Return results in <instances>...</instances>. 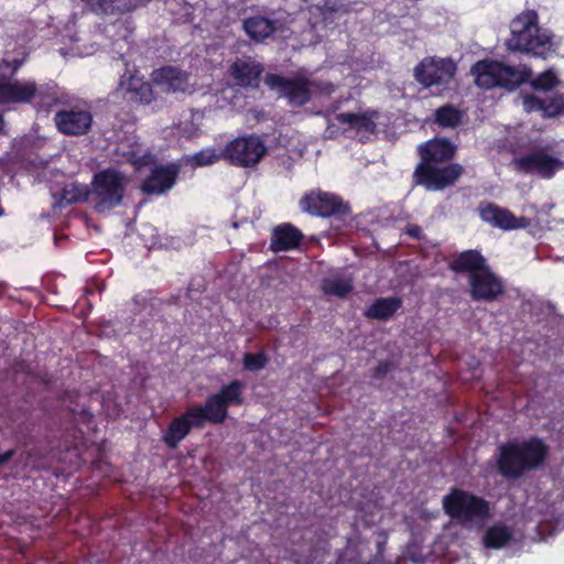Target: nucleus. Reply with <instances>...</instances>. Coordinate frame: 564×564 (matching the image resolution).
<instances>
[{"label": "nucleus", "instance_id": "f257e3e1", "mask_svg": "<svg viewBox=\"0 0 564 564\" xmlns=\"http://www.w3.org/2000/svg\"><path fill=\"white\" fill-rule=\"evenodd\" d=\"M457 147L447 138L434 137L416 147L419 162L411 177L412 187L426 192H443L456 184L464 174V166L452 162Z\"/></svg>", "mask_w": 564, "mask_h": 564}, {"label": "nucleus", "instance_id": "f03ea898", "mask_svg": "<svg viewBox=\"0 0 564 564\" xmlns=\"http://www.w3.org/2000/svg\"><path fill=\"white\" fill-rule=\"evenodd\" d=\"M547 456L549 446L540 437L512 440L498 446L496 467L501 477L516 480L525 473L541 468Z\"/></svg>", "mask_w": 564, "mask_h": 564}, {"label": "nucleus", "instance_id": "7ed1b4c3", "mask_svg": "<svg viewBox=\"0 0 564 564\" xmlns=\"http://www.w3.org/2000/svg\"><path fill=\"white\" fill-rule=\"evenodd\" d=\"M506 45L511 52L546 58L553 51V36L540 26L538 12L528 9L511 20L510 37Z\"/></svg>", "mask_w": 564, "mask_h": 564}, {"label": "nucleus", "instance_id": "20e7f679", "mask_svg": "<svg viewBox=\"0 0 564 564\" xmlns=\"http://www.w3.org/2000/svg\"><path fill=\"white\" fill-rule=\"evenodd\" d=\"M475 84L484 89L500 88L516 91L532 77V68L525 64L508 65L497 59H480L470 69Z\"/></svg>", "mask_w": 564, "mask_h": 564}, {"label": "nucleus", "instance_id": "39448f33", "mask_svg": "<svg viewBox=\"0 0 564 564\" xmlns=\"http://www.w3.org/2000/svg\"><path fill=\"white\" fill-rule=\"evenodd\" d=\"M442 503L444 512L464 528L482 524L491 517L488 500L460 488H452Z\"/></svg>", "mask_w": 564, "mask_h": 564}, {"label": "nucleus", "instance_id": "423d86ee", "mask_svg": "<svg viewBox=\"0 0 564 564\" xmlns=\"http://www.w3.org/2000/svg\"><path fill=\"white\" fill-rule=\"evenodd\" d=\"M301 210L310 216L321 218H334L341 223H347L351 218V207L339 195L313 189L305 193L300 202Z\"/></svg>", "mask_w": 564, "mask_h": 564}, {"label": "nucleus", "instance_id": "0eeeda50", "mask_svg": "<svg viewBox=\"0 0 564 564\" xmlns=\"http://www.w3.org/2000/svg\"><path fill=\"white\" fill-rule=\"evenodd\" d=\"M93 195L98 213L113 209L122 203L126 191V176L115 169L101 170L94 175Z\"/></svg>", "mask_w": 564, "mask_h": 564}, {"label": "nucleus", "instance_id": "6e6552de", "mask_svg": "<svg viewBox=\"0 0 564 564\" xmlns=\"http://www.w3.org/2000/svg\"><path fill=\"white\" fill-rule=\"evenodd\" d=\"M267 154V147L259 135L236 138L223 151V156L231 164L242 167L253 166Z\"/></svg>", "mask_w": 564, "mask_h": 564}, {"label": "nucleus", "instance_id": "1a4fd4ad", "mask_svg": "<svg viewBox=\"0 0 564 564\" xmlns=\"http://www.w3.org/2000/svg\"><path fill=\"white\" fill-rule=\"evenodd\" d=\"M264 84L288 99L290 105L302 107L311 101V88L314 83L304 76L286 78L279 74L268 73L264 76Z\"/></svg>", "mask_w": 564, "mask_h": 564}, {"label": "nucleus", "instance_id": "9d476101", "mask_svg": "<svg viewBox=\"0 0 564 564\" xmlns=\"http://www.w3.org/2000/svg\"><path fill=\"white\" fill-rule=\"evenodd\" d=\"M456 70L452 58L424 57L414 67V78L423 87L430 88L448 84Z\"/></svg>", "mask_w": 564, "mask_h": 564}, {"label": "nucleus", "instance_id": "9b49d317", "mask_svg": "<svg viewBox=\"0 0 564 564\" xmlns=\"http://www.w3.org/2000/svg\"><path fill=\"white\" fill-rule=\"evenodd\" d=\"M263 73L264 65L250 55L236 57L227 69L232 87L252 90L259 88Z\"/></svg>", "mask_w": 564, "mask_h": 564}, {"label": "nucleus", "instance_id": "f8f14e48", "mask_svg": "<svg viewBox=\"0 0 564 564\" xmlns=\"http://www.w3.org/2000/svg\"><path fill=\"white\" fill-rule=\"evenodd\" d=\"M549 147L535 149L514 160L517 171L522 173H536L545 180L552 178L557 171L564 169V162L547 153Z\"/></svg>", "mask_w": 564, "mask_h": 564}, {"label": "nucleus", "instance_id": "ddd939ff", "mask_svg": "<svg viewBox=\"0 0 564 564\" xmlns=\"http://www.w3.org/2000/svg\"><path fill=\"white\" fill-rule=\"evenodd\" d=\"M469 295L475 302L491 303L506 292L503 281L487 265L479 273L468 276Z\"/></svg>", "mask_w": 564, "mask_h": 564}, {"label": "nucleus", "instance_id": "4468645a", "mask_svg": "<svg viewBox=\"0 0 564 564\" xmlns=\"http://www.w3.org/2000/svg\"><path fill=\"white\" fill-rule=\"evenodd\" d=\"M180 172L181 167L176 163L155 165L142 180L140 191L147 196L165 194L176 184Z\"/></svg>", "mask_w": 564, "mask_h": 564}, {"label": "nucleus", "instance_id": "2eb2a0df", "mask_svg": "<svg viewBox=\"0 0 564 564\" xmlns=\"http://www.w3.org/2000/svg\"><path fill=\"white\" fill-rule=\"evenodd\" d=\"M479 216L491 226L505 231L525 229L531 225V219L524 216H516L508 208L494 203H482L479 206Z\"/></svg>", "mask_w": 564, "mask_h": 564}, {"label": "nucleus", "instance_id": "dca6fc26", "mask_svg": "<svg viewBox=\"0 0 564 564\" xmlns=\"http://www.w3.org/2000/svg\"><path fill=\"white\" fill-rule=\"evenodd\" d=\"M197 416L188 406L184 413L174 417L162 436L164 444L170 449H176L193 429H202Z\"/></svg>", "mask_w": 564, "mask_h": 564}, {"label": "nucleus", "instance_id": "f3484780", "mask_svg": "<svg viewBox=\"0 0 564 564\" xmlns=\"http://www.w3.org/2000/svg\"><path fill=\"white\" fill-rule=\"evenodd\" d=\"M119 89L122 91V98L132 107L145 106L154 100L152 85L135 75L123 76Z\"/></svg>", "mask_w": 564, "mask_h": 564}, {"label": "nucleus", "instance_id": "a211bd4d", "mask_svg": "<svg viewBox=\"0 0 564 564\" xmlns=\"http://www.w3.org/2000/svg\"><path fill=\"white\" fill-rule=\"evenodd\" d=\"M191 74L180 67L166 65L152 72V80L164 89L165 93L189 91Z\"/></svg>", "mask_w": 564, "mask_h": 564}, {"label": "nucleus", "instance_id": "6ab92c4d", "mask_svg": "<svg viewBox=\"0 0 564 564\" xmlns=\"http://www.w3.org/2000/svg\"><path fill=\"white\" fill-rule=\"evenodd\" d=\"M303 239L304 235L297 227L291 223H284L273 228L270 249L273 252L295 250L300 247Z\"/></svg>", "mask_w": 564, "mask_h": 564}, {"label": "nucleus", "instance_id": "aec40b11", "mask_svg": "<svg viewBox=\"0 0 564 564\" xmlns=\"http://www.w3.org/2000/svg\"><path fill=\"white\" fill-rule=\"evenodd\" d=\"M487 265V259L477 249H468L456 253L448 262L449 271L455 274L468 273V276L479 273Z\"/></svg>", "mask_w": 564, "mask_h": 564}, {"label": "nucleus", "instance_id": "412c9836", "mask_svg": "<svg viewBox=\"0 0 564 564\" xmlns=\"http://www.w3.org/2000/svg\"><path fill=\"white\" fill-rule=\"evenodd\" d=\"M198 421L204 427L206 423L223 424L228 417V409L215 393L207 395L204 404L191 405Z\"/></svg>", "mask_w": 564, "mask_h": 564}, {"label": "nucleus", "instance_id": "4be33fe9", "mask_svg": "<svg viewBox=\"0 0 564 564\" xmlns=\"http://www.w3.org/2000/svg\"><path fill=\"white\" fill-rule=\"evenodd\" d=\"M242 26L252 41L260 43L278 31V21L263 15H252L243 20Z\"/></svg>", "mask_w": 564, "mask_h": 564}, {"label": "nucleus", "instance_id": "5701e85b", "mask_svg": "<svg viewBox=\"0 0 564 564\" xmlns=\"http://www.w3.org/2000/svg\"><path fill=\"white\" fill-rule=\"evenodd\" d=\"M402 306V300L397 296L379 297L366 310L365 316L370 319L387 321Z\"/></svg>", "mask_w": 564, "mask_h": 564}, {"label": "nucleus", "instance_id": "b1692460", "mask_svg": "<svg viewBox=\"0 0 564 564\" xmlns=\"http://www.w3.org/2000/svg\"><path fill=\"white\" fill-rule=\"evenodd\" d=\"M513 539L511 529L502 522L490 525L482 535V544L489 550H499Z\"/></svg>", "mask_w": 564, "mask_h": 564}, {"label": "nucleus", "instance_id": "393cba45", "mask_svg": "<svg viewBox=\"0 0 564 564\" xmlns=\"http://www.w3.org/2000/svg\"><path fill=\"white\" fill-rule=\"evenodd\" d=\"M245 389L246 384L243 381L234 379L229 383L224 384L215 394L227 409L229 406H240L245 402Z\"/></svg>", "mask_w": 564, "mask_h": 564}, {"label": "nucleus", "instance_id": "a878e982", "mask_svg": "<svg viewBox=\"0 0 564 564\" xmlns=\"http://www.w3.org/2000/svg\"><path fill=\"white\" fill-rule=\"evenodd\" d=\"M97 14H117L131 12L135 6L134 0H97L90 7Z\"/></svg>", "mask_w": 564, "mask_h": 564}, {"label": "nucleus", "instance_id": "bb28decb", "mask_svg": "<svg viewBox=\"0 0 564 564\" xmlns=\"http://www.w3.org/2000/svg\"><path fill=\"white\" fill-rule=\"evenodd\" d=\"M35 83H9V104L30 102L36 95Z\"/></svg>", "mask_w": 564, "mask_h": 564}, {"label": "nucleus", "instance_id": "cd10ccee", "mask_svg": "<svg viewBox=\"0 0 564 564\" xmlns=\"http://www.w3.org/2000/svg\"><path fill=\"white\" fill-rule=\"evenodd\" d=\"M93 124V115L89 108H82L79 104L73 105V135L86 134Z\"/></svg>", "mask_w": 564, "mask_h": 564}, {"label": "nucleus", "instance_id": "c85d7f7f", "mask_svg": "<svg viewBox=\"0 0 564 564\" xmlns=\"http://www.w3.org/2000/svg\"><path fill=\"white\" fill-rule=\"evenodd\" d=\"M462 121V115L453 105H445L436 109L435 122L443 128H455Z\"/></svg>", "mask_w": 564, "mask_h": 564}, {"label": "nucleus", "instance_id": "c756f323", "mask_svg": "<svg viewBox=\"0 0 564 564\" xmlns=\"http://www.w3.org/2000/svg\"><path fill=\"white\" fill-rule=\"evenodd\" d=\"M536 91H550L560 85L557 75L552 69L540 73L536 77L530 78L528 82Z\"/></svg>", "mask_w": 564, "mask_h": 564}, {"label": "nucleus", "instance_id": "7c9ffc66", "mask_svg": "<svg viewBox=\"0 0 564 564\" xmlns=\"http://www.w3.org/2000/svg\"><path fill=\"white\" fill-rule=\"evenodd\" d=\"M322 290L327 295L346 297L352 291V284L349 280L325 279L322 283Z\"/></svg>", "mask_w": 564, "mask_h": 564}, {"label": "nucleus", "instance_id": "2f4dec72", "mask_svg": "<svg viewBox=\"0 0 564 564\" xmlns=\"http://www.w3.org/2000/svg\"><path fill=\"white\" fill-rule=\"evenodd\" d=\"M564 113V94L544 98L543 118H556Z\"/></svg>", "mask_w": 564, "mask_h": 564}, {"label": "nucleus", "instance_id": "473e14b6", "mask_svg": "<svg viewBox=\"0 0 564 564\" xmlns=\"http://www.w3.org/2000/svg\"><path fill=\"white\" fill-rule=\"evenodd\" d=\"M242 361H243V368L246 370L258 371V370L263 369L267 366L269 358L265 355V352H263V351L256 352V354L246 352L243 355Z\"/></svg>", "mask_w": 564, "mask_h": 564}, {"label": "nucleus", "instance_id": "72a5a7b5", "mask_svg": "<svg viewBox=\"0 0 564 564\" xmlns=\"http://www.w3.org/2000/svg\"><path fill=\"white\" fill-rule=\"evenodd\" d=\"M376 118H378V112L375 110H367L360 113L355 130L375 133L377 130Z\"/></svg>", "mask_w": 564, "mask_h": 564}, {"label": "nucleus", "instance_id": "f704fd0d", "mask_svg": "<svg viewBox=\"0 0 564 564\" xmlns=\"http://www.w3.org/2000/svg\"><path fill=\"white\" fill-rule=\"evenodd\" d=\"M98 290V285L93 283V284H87L85 285L84 288V295L83 297L78 299L76 304L73 305V311H75L76 308H78V313H76L80 318H85L86 315H87V312H83V310L80 308V306L85 303L87 305V311H90L91 307H93V303L91 301L89 300V296L90 295H96V292Z\"/></svg>", "mask_w": 564, "mask_h": 564}, {"label": "nucleus", "instance_id": "c9c22d12", "mask_svg": "<svg viewBox=\"0 0 564 564\" xmlns=\"http://www.w3.org/2000/svg\"><path fill=\"white\" fill-rule=\"evenodd\" d=\"M523 109L527 112L542 111L544 108V98L535 96L533 94H525L522 96Z\"/></svg>", "mask_w": 564, "mask_h": 564}, {"label": "nucleus", "instance_id": "e433bc0d", "mask_svg": "<svg viewBox=\"0 0 564 564\" xmlns=\"http://www.w3.org/2000/svg\"><path fill=\"white\" fill-rule=\"evenodd\" d=\"M220 155H218L215 150L213 149H206L197 152L193 156V161L198 166H206L214 164L219 160Z\"/></svg>", "mask_w": 564, "mask_h": 564}, {"label": "nucleus", "instance_id": "4c0bfd02", "mask_svg": "<svg viewBox=\"0 0 564 564\" xmlns=\"http://www.w3.org/2000/svg\"><path fill=\"white\" fill-rule=\"evenodd\" d=\"M83 423L86 425L87 430H93L95 427V417L94 414L83 410L79 413H76L73 409V433L75 432V424ZM73 438H75V435L73 434Z\"/></svg>", "mask_w": 564, "mask_h": 564}, {"label": "nucleus", "instance_id": "58836bf2", "mask_svg": "<svg viewBox=\"0 0 564 564\" xmlns=\"http://www.w3.org/2000/svg\"><path fill=\"white\" fill-rule=\"evenodd\" d=\"M55 122L62 133L70 135V110L58 111L55 116Z\"/></svg>", "mask_w": 564, "mask_h": 564}, {"label": "nucleus", "instance_id": "ea45409f", "mask_svg": "<svg viewBox=\"0 0 564 564\" xmlns=\"http://www.w3.org/2000/svg\"><path fill=\"white\" fill-rule=\"evenodd\" d=\"M397 365L392 360H382L372 370L373 379H383L389 372L393 371Z\"/></svg>", "mask_w": 564, "mask_h": 564}, {"label": "nucleus", "instance_id": "a19ab883", "mask_svg": "<svg viewBox=\"0 0 564 564\" xmlns=\"http://www.w3.org/2000/svg\"><path fill=\"white\" fill-rule=\"evenodd\" d=\"M359 116H360V113L339 112V113L335 115V119L338 123L348 124L350 128L355 129Z\"/></svg>", "mask_w": 564, "mask_h": 564}, {"label": "nucleus", "instance_id": "79ce46f5", "mask_svg": "<svg viewBox=\"0 0 564 564\" xmlns=\"http://www.w3.org/2000/svg\"><path fill=\"white\" fill-rule=\"evenodd\" d=\"M0 104H9V82L0 79Z\"/></svg>", "mask_w": 564, "mask_h": 564}, {"label": "nucleus", "instance_id": "37998d69", "mask_svg": "<svg viewBox=\"0 0 564 564\" xmlns=\"http://www.w3.org/2000/svg\"><path fill=\"white\" fill-rule=\"evenodd\" d=\"M15 455V451L14 449H8L7 452L0 454V466L7 464L8 462H10L13 456Z\"/></svg>", "mask_w": 564, "mask_h": 564}, {"label": "nucleus", "instance_id": "c03bdc74", "mask_svg": "<svg viewBox=\"0 0 564 564\" xmlns=\"http://www.w3.org/2000/svg\"><path fill=\"white\" fill-rule=\"evenodd\" d=\"M69 193H70V192H69L66 187H64V188H63L62 197H61L59 202L57 203V205H58L59 207H65V206H67L68 204H70V198H68V197H67V195H68Z\"/></svg>", "mask_w": 564, "mask_h": 564}, {"label": "nucleus", "instance_id": "a18cd8bd", "mask_svg": "<svg viewBox=\"0 0 564 564\" xmlns=\"http://www.w3.org/2000/svg\"><path fill=\"white\" fill-rule=\"evenodd\" d=\"M386 542H387L386 533L379 532L378 540H377L378 553H382Z\"/></svg>", "mask_w": 564, "mask_h": 564}, {"label": "nucleus", "instance_id": "49530a36", "mask_svg": "<svg viewBox=\"0 0 564 564\" xmlns=\"http://www.w3.org/2000/svg\"><path fill=\"white\" fill-rule=\"evenodd\" d=\"M409 235L413 238H420L421 235V228L419 226H413L409 229Z\"/></svg>", "mask_w": 564, "mask_h": 564}, {"label": "nucleus", "instance_id": "de8ad7c7", "mask_svg": "<svg viewBox=\"0 0 564 564\" xmlns=\"http://www.w3.org/2000/svg\"><path fill=\"white\" fill-rule=\"evenodd\" d=\"M76 189H77V186L75 184H73V196H72L73 202L77 200V197H76V194H75Z\"/></svg>", "mask_w": 564, "mask_h": 564}, {"label": "nucleus", "instance_id": "09e8293b", "mask_svg": "<svg viewBox=\"0 0 564 564\" xmlns=\"http://www.w3.org/2000/svg\"><path fill=\"white\" fill-rule=\"evenodd\" d=\"M54 238H55V243L58 245L59 243V239H62V236L55 235ZM66 238H67L66 236H63V239H66Z\"/></svg>", "mask_w": 564, "mask_h": 564}, {"label": "nucleus", "instance_id": "8fccbe9b", "mask_svg": "<svg viewBox=\"0 0 564 564\" xmlns=\"http://www.w3.org/2000/svg\"><path fill=\"white\" fill-rule=\"evenodd\" d=\"M3 126H4V120H3V117L0 115V132L3 129Z\"/></svg>", "mask_w": 564, "mask_h": 564}]
</instances>
